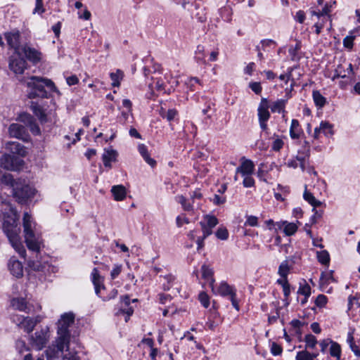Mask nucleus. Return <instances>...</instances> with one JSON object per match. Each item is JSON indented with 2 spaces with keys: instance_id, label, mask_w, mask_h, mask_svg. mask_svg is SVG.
Wrapping results in <instances>:
<instances>
[{
  "instance_id": "obj_1",
  "label": "nucleus",
  "mask_w": 360,
  "mask_h": 360,
  "mask_svg": "<svg viewBox=\"0 0 360 360\" xmlns=\"http://www.w3.org/2000/svg\"><path fill=\"white\" fill-rule=\"evenodd\" d=\"M8 198V196L0 195V220L2 228L12 247L21 257H25L26 251L19 236L20 228L17 224L19 216Z\"/></svg>"
},
{
  "instance_id": "obj_2",
  "label": "nucleus",
  "mask_w": 360,
  "mask_h": 360,
  "mask_svg": "<svg viewBox=\"0 0 360 360\" xmlns=\"http://www.w3.org/2000/svg\"><path fill=\"white\" fill-rule=\"evenodd\" d=\"M75 316L72 312H66L60 316L57 323L58 337L55 341L54 347L58 352H63L65 349H68L70 333L69 328L75 323Z\"/></svg>"
},
{
  "instance_id": "obj_3",
  "label": "nucleus",
  "mask_w": 360,
  "mask_h": 360,
  "mask_svg": "<svg viewBox=\"0 0 360 360\" xmlns=\"http://www.w3.org/2000/svg\"><path fill=\"white\" fill-rule=\"evenodd\" d=\"M28 88L27 96L30 98H47L48 93L45 89L47 87L51 91H56L54 83L49 79L33 76L26 82Z\"/></svg>"
},
{
  "instance_id": "obj_4",
  "label": "nucleus",
  "mask_w": 360,
  "mask_h": 360,
  "mask_svg": "<svg viewBox=\"0 0 360 360\" xmlns=\"http://www.w3.org/2000/svg\"><path fill=\"white\" fill-rule=\"evenodd\" d=\"M23 232L25 243L29 250L38 252L40 249L41 238L36 234V224L33 221L31 215L25 212L22 219Z\"/></svg>"
},
{
  "instance_id": "obj_5",
  "label": "nucleus",
  "mask_w": 360,
  "mask_h": 360,
  "mask_svg": "<svg viewBox=\"0 0 360 360\" xmlns=\"http://www.w3.org/2000/svg\"><path fill=\"white\" fill-rule=\"evenodd\" d=\"M202 197L199 190H195L191 193V199L186 198L184 195H177L175 197L176 201L181 204L182 209L188 212H193L195 209H200V202L199 200Z\"/></svg>"
},
{
  "instance_id": "obj_6",
  "label": "nucleus",
  "mask_w": 360,
  "mask_h": 360,
  "mask_svg": "<svg viewBox=\"0 0 360 360\" xmlns=\"http://www.w3.org/2000/svg\"><path fill=\"white\" fill-rule=\"evenodd\" d=\"M35 193V188L27 185L25 181H22L21 179L20 184H17L13 191V195L19 203L26 202L27 200L33 198Z\"/></svg>"
},
{
  "instance_id": "obj_7",
  "label": "nucleus",
  "mask_w": 360,
  "mask_h": 360,
  "mask_svg": "<svg viewBox=\"0 0 360 360\" xmlns=\"http://www.w3.org/2000/svg\"><path fill=\"white\" fill-rule=\"evenodd\" d=\"M213 292L223 297H229L233 307L237 311H239V304L236 299V290L233 286L229 285L226 282H221Z\"/></svg>"
},
{
  "instance_id": "obj_8",
  "label": "nucleus",
  "mask_w": 360,
  "mask_h": 360,
  "mask_svg": "<svg viewBox=\"0 0 360 360\" xmlns=\"http://www.w3.org/2000/svg\"><path fill=\"white\" fill-rule=\"evenodd\" d=\"M49 337V329L46 326L41 328L39 330H37L34 335L31 336L30 342L33 347L39 350L46 346Z\"/></svg>"
},
{
  "instance_id": "obj_9",
  "label": "nucleus",
  "mask_w": 360,
  "mask_h": 360,
  "mask_svg": "<svg viewBox=\"0 0 360 360\" xmlns=\"http://www.w3.org/2000/svg\"><path fill=\"white\" fill-rule=\"evenodd\" d=\"M0 165L7 170H19L23 165V160L18 157L4 155L0 159Z\"/></svg>"
},
{
  "instance_id": "obj_10",
  "label": "nucleus",
  "mask_w": 360,
  "mask_h": 360,
  "mask_svg": "<svg viewBox=\"0 0 360 360\" xmlns=\"http://www.w3.org/2000/svg\"><path fill=\"white\" fill-rule=\"evenodd\" d=\"M12 321L21 329L26 333H30L33 330L37 324V321L30 317H25L18 314L12 316Z\"/></svg>"
},
{
  "instance_id": "obj_11",
  "label": "nucleus",
  "mask_w": 360,
  "mask_h": 360,
  "mask_svg": "<svg viewBox=\"0 0 360 360\" xmlns=\"http://www.w3.org/2000/svg\"><path fill=\"white\" fill-rule=\"evenodd\" d=\"M10 69L15 74H22L26 68V61L20 57L19 54L15 53L12 56L9 62Z\"/></svg>"
},
{
  "instance_id": "obj_12",
  "label": "nucleus",
  "mask_w": 360,
  "mask_h": 360,
  "mask_svg": "<svg viewBox=\"0 0 360 360\" xmlns=\"http://www.w3.org/2000/svg\"><path fill=\"white\" fill-rule=\"evenodd\" d=\"M309 157V149H307L306 153L302 155H298L295 159L290 160L287 162L288 167L297 168L300 165L301 169L304 172L308 166L307 160Z\"/></svg>"
},
{
  "instance_id": "obj_13",
  "label": "nucleus",
  "mask_w": 360,
  "mask_h": 360,
  "mask_svg": "<svg viewBox=\"0 0 360 360\" xmlns=\"http://www.w3.org/2000/svg\"><path fill=\"white\" fill-rule=\"evenodd\" d=\"M8 133L11 137L27 141L28 134L24 126L18 123H13L9 126Z\"/></svg>"
},
{
  "instance_id": "obj_14",
  "label": "nucleus",
  "mask_w": 360,
  "mask_h": 360,
  "mask_svg": "<svg viewBox=\"0 0 360 360\" xmlns=\"http://www.w3.org/2000/svg\"><path fill=\"white\" fill-rule=\"evenodd\" d=\"M8 44L15 50V53L19 54L22 48L20 47V33L14 31L5 34Z\"/></svg>"
},
{
  "instance_id": "obj_15",
  "label": "nucleus",
  "mask_w": 360,
  "mask_h": 360,
  "mask_svg": "<svg viewBox=\"0 0 360 360\" xmlns=\"http://www.w3.org/2000/svg\"><path fill=\"white\" fill-rule=\"evenodd\" d=\"M21 53H23L26 58L33 63H37L41 60V53L34 48L25 46L22 47Z\"/></svg>"
},
{
  "instance_id": "obj_16",
  "label": "nucleus",
  "mask_w": 360,
  "mask_h": 360,
  "mask_svg": "<svg viewBox=\"0 0 360 360\" xmlns=\"http://www.w3.org/2000/svg\"><path fill=\"white\" fill-rule=\"evenodd\" d=\"M11 274L16 278H20L23 275V266L22 263L15 257H11L8 264Z\"/></svg>"
},
{
  "instance_id": "obj_17",
  "label": "nucleus",
  "mask_w": 360,
  "mask_h": 360,
  "mask_svg": "<svg viewBox=\"0 0 360 360\" xmlns=\"http://www.w3.org/2000/svg\"><path fill=\"white\" fill-rule=\"evenodd\" d=\"M269 108V105L268 100L262 98L257 109L259 120L268 121L270 117Z\"/></svg>"
},
{
  "instance_id": "obj_18",
  "label": "nucleus",
  "mask_w": 360,
  "mask_h": 360,
  "mask_svg": "<svg viewBox=\"0 0 360 360\" xmlns=\"http://www.w3.org/2000/svg\"><path fill=\"white\" fill-rule=\"evenodd\" d=\"M117 156V153L112 148H105L102 160L103 165L105 167L111 168V162H115Z\"/></svg>"
},
{
  "instance_id": "obj_19",
  "label": "nucleus",
  "mask_w": 360,
  "mask_h": 360,
  "mask_svg": "<svg viewBox=\"0 0 360 360\" xmlns=\"http://www.w3.org/2000/svg\"><path fill=\"white\" fill-rule=\"evenodd\" d=\"M91 281L94 285L96 294L99 295L101 289H104L103 278L100 276L98 270L96 268L92 270Z\"/></svg>"
},
{
  "instance_id": "obj_20",
  "label": "nucleus",
  "mask_w": 360,
  "mask_h": 360,
  "mask_svg": "<svg viewBox=\"0 0 360 360\" xmlns=\"http://www.w3.org/2000/svg\"><path fill=\"white\" fill-rule=\"evenodd\" d=\"M5 148L12 153L22 157L25 156L27 153L25 147L16 141L7 142L5 144Z\"/></svg>"
},
{
  "instance_id": "obj_21",
  "label": "nucleus",
  "mask_w": 360,
  "mask_h": 360,
  "mask_svg": "<svg viewBox=\"0 0 360 360\" xmlns=\"http://www.w3.org/2000/svg\"><path fill=\"white\" fill-rule=\"evenodd\" d=\"M255 169L253 162L250 160H245L242 162L240 167L236 169L237 173H240L242 176L251 175Z\"/></svg>"
},
{
  "instance_id": "obj_22",
  "label": "nucleus",
  "mask_w": 360,
  "mask_h": 360,
  "mask_svg": "<svg viewBox=\"0 0 360 360\" xmlns=\"http://www.w3.org/2000/svg\"><path fill=\"white\" fill-rule=\"evenodd\" d=\"M17 184H20V179L14 180L11 174L3 172L0 170V184L8 186L14 190Z\"/></svg>"
},
{
  "instance_id": "obj_23",
  "label": "nucleus",
  "mask_w": 360,
  "mask_h": 360,
  "mask_svg": "<svg viewBox=\"0 0 360 360\" xmlns=\"http://www.w3.org/2000/svg\"><path fill=\"white\" fill-rule=\"evenodd\" d=\"M333 5L332 4H326L323 8L321 11L316 12L314 11H312L311 15H316L319 19L321 18V17L327 16V19H328V21L330 22L329 27L328 28V30H330L332 28V19L331 16L330 15V13L332 11Z\"/></svg>"
},
{
  "instance_id": "obj_24",
  "label": "nucleus",
  "mask_w": 360,
  "mask_h": 360,
  "mask_svg": "<svg viewBox=\"0 0 360 360\" xmlns=\"http://www.w3.org/2000/svg\"><path fill=\"white\" fill-rule=\"evenodd\" d=\"M111 192L113 195L114 199L117 201L123 200L127 195L126 188L122 185L113 186L111 188Z\"/></svg>"
},
{
  "instance_id": "obj_25",
  "label": "nucleus",
  "mask_w": 360,
  "mask_h": 360,
  "mask_svg": "<svg viewBox=\"0 0 360 360\" xmlns=\"http://www.w3.org/2000/svg\"><path fill=\"white\" fill-rule=\"evenodd\" d=\"M11 305L15 309H18L21 311L28 312L30 311V307L23 298L13 299L11 300Z\"/></svg>"
},
{
  "instance_id": "obj_26",
  "label": "nucleus",
  "mask_w": 360,
  "mask_h": 360,
  "mask_svg": "<svg viewBox=\"0 0 360 360\" xmlns=\"http://www.w3.org/2000/svg\"><path fill=\"white\" fill-rule=\"evenodd\" d=\"M302 130L300 127L299 121L293 119L291 121V125L290 128V136L292 139H297L300 137Z\"/></svg>"
},
{
  "instance_id": "obj_27",
  "label": "nucleus",
  "mask_w": 360,
  "mask_h": 360,
  "mask_svg": "<svg viewBox=\"0 0 360 360\" xmlns=\"http://www.w3.org/2000/svg\"><path fill=\"white\" fill-rule=\"evenodd\" d=\"M202 278L207 279L210 281V286L212 288V290L214 291V280L213 278V269L210 268L209 266L203 264L201 267Z\"/></svg>"
},
{
  "instance_id": "obj_28",
  "label": "nucleus",
  "mask_w": 360,
  "mask_h": 360,
  "mask_svg": "<svg viewBox=\"0 0 360 360\" xmlns=\"http://www.w3.org/2000/svg\"><path fill=\"white\" fill-rule=\"evenodd\" d=\"M138 150L143 158L149 165L154 167L156 165V161L150 157L147 148L145 145H139Z\"/></svg>"
},
{
  "instance_id": "obj_29",
  "label": "nucleus",
  "mask_w": 360,
  "mask_h": 360,
  "mask_svg": "<svg viewBox=\"0 0 360 360\" xmlns=\"http://www.w3.org/2000/svg\"><path fill=\"white\" fill-rule=\"evenodd\" d=\"M31 109L34 114L41 121L45 122L46 120V115L44 109L39 105L37 103L34 102L31 104Z\"/></svg>"
},
{
  "instance_id": "obj_30",
  "label": "nucleus",
  "mask_w": 360,
  "mask_h": 360,
  "mask_svg": "<svg viewBox=\"0 0 360 360\" xmlns=\"http://www.w3.org/2000/svg\"><path fill=\"white\" fill-rule=\"evenodd\" d=\"M281 224L284 226L283 231L286 236H292L297 231L298 226L295 223L285 221H282Z\"/></svg>"
},
{
  "instance_id": "obj_31",
  "label": "nucleus",
  "mask_w": 360,
  "mask_h": 360,
  "mask_svg": "<svg viewBox=\"0 0 360 360\" xmlns=\"http://www.w3.org/2000/svg\"><path fill=\"white\" fill-rule=\"evenodd\" d=\"M317 356V353H309L307 349H304L297 353L295 360H314Z\"/></svg>"
},
{
  "instance_id": "obj_32",
  "label": "nucleus",
  "mask_w": 360,
  "mask_h": 360,
  "mask_svg": "<svg viewBox=\"0 0 360 360\" xmlns=\"http://www.w3.org/2000/svg\"><path fill=\"white\" fill-rule=\"evenodd\" d=\"M330 354L331 356L335 357L336 360H340L341 356V347L340 345L333 341H330Z\"/></svg>"
},
{
  "instance_id": "obj_33",
  "label": "nucleus",
  "mask_w": 360,
  "mask_h": 360,
  "mask_svg": "<svg viewBox=\"0 0 360 360\" xmlns=\"http://www.w3.org/2000/svg\"><path fill=\"white\" fill-rule=\"evenodd\" d=\"M286 101L283 99L278 100L274 102L270 106L271 110L273 112H281L284 110Z\"/></svg>"
},
{
  "instance_id": "obj_34",
  "label": "nucleus",
  "mask_w": 360,
  "mask_h": 360,
  "mask_svg": "<svg viewBox=\"0 0 360 360\" xmlns=\"http://www.w3.org/2000/svg\"><path fill=\"white\" fill-rule=\"evenodd\" d=\"M124 76L123 72L120 70H117L115 72H111L110 75V79L112 81V85L113 86H119L120 81L122 79Z\"/></svg>"
},
{
  "instance_id": "obj_35",
  "label": "nucleus",
  "mask_w": 360,
  "mask_h": 360,
  "mask_svg": "<svg viewBox=\"0 0 360 360\" xmlns=\"http://www.w3.org/2000/svg\"><path fill=\"white\" fill-rule=\"evenodd\" d=\"M218 224V219L214 216L206 215L203 220L200 222V225H205L214 228Z\"/></svg>"
},
{
  "instance_id": "obj_36",
  "label": "nucleus",
  "mask_w": 360,
  "mask_h": 360,
  "mask_svg": "<svg viewBox=\"0 0 360 360\" xmlns=\"http://www.w3.org/2000/svg\"><path fill=\"white\" fill-rule=\"evenodd\" d=\"M290 270V266L287 260L282 262L278 267V273L281 276V278H287L289 271Z\"/></svg>"
},
{
  "instance_id": "obj_37",
  "label": "nucleus",
  "mask_w": 360,
  "mask_h": 360,
  "mask_svg": "<svg viewBox=\"0 0 360 360\" xmlns=\"http://www.w3.org/2000/svg\"><path fill=\"white\" fill-rule=\"evenodd\" d=\"M347 342L350 348L356 356H360V347L354 342V337L352 333H349L347 335Z\"/></svg>"
},
{
  "instance_id": "obj_38",
  "label": "nucleus",
  "mask_w": 360,
  "mask_h": 360,
  "mask_svg": "<svg viewBox=\"0 0 360 360\" xmlns=\"http://www.w3.org/2000/svg\"><path fill=\"white\" fill-rule=\"evenodd\" d=\"M312 96L314 101L317 106L322 108L325 105L326 98L319 91H314Z\"/></svg>"
},
{
  "instance_id": "obj_39",
  "label": "nucleus",
  "mask_w": 360,
  "mask_h": 360,
  "mask_svg": "<svg viewBox=\"0 0 360 360\" xmlns=\"http://www.w3.org/2000/svg\"><path fill=\"white\" fill-rule=\"evenodd\" d=\"M304 342L306 343L305 348L314 349L316 344L317 340L315 336L311 334H308L304 337Z\"/></svg>"
},
{
  "instance_id": "obj_40",
  "label": "nucleus",
  "mask_w": 360,
  "mask_h": 360,
  "mask_svg": "<svg viewBox=\"0 0 360 360\" xmlns=\"http://www.w3.org/2000/svg\"><path fill=\"white\" fill-rule=\"evenodd\" d=\"M303 196L304 200L310 203L314 207H318L321 205V202L317 200L314 196L307 190L304 191Z\"/></svg>"
},
{
  "instance_id": "obj_41",
  "label": "nucleus",
  "mask_w": 360,
  "mask_h": 360,
  "mask_svg": "<svg viewBox=\"0 0 360 360\" xmlns=\"http://www.w3.org/2000/svg\"><path fill=\"white\" fill-rule=\"evenodd\" d=\"M317 258L322 264H328L330 261L329 254L326 250L317 252Z\"/></svg>"
},
{
  "instance_id": "obj_42",
  "label": "nucleus",
  "mask_w": 360,
  "mask_h": 360,
  "mask_svg": "<svg viewBox=\"0 0 360 360\" xmlns=\"http://www.w3.org/2000/svg\"><path fill=\"white\" fill-rule=\"evenodd\" d=\"M28 265L31 269L37 271H43L46 267L45 264H41L39 261H30Z\"/></svg>"
},
{
  "instance_id": "obj_43",
  "label": "nucleus",
  "mask_w": 360,
  "mask_h": 360,
  "mask_svg": "<svg viewBox=\"0 0 360 360\" xmlns=\"http://www.w3.org/2000/svg\"><path fill=\"white\" fill-rule=\"evenodd\" d=\"M297 293L309 297L311 295V288L307 283L300 285Z\"/></svg>"
},
{
  "instance_id": "obj_44",
  "label": "nucleus",
  "mask_w": 360,
  "mask_h": 360,
  "mask_svg": "<svg viewBox=\"0 0 360 360\" xmlns=\"http://www.w3.org/2000/svg\"><path fill=\"white\" fill-rule=\"evenodd\" d=\"M216 236L220 240H226L229 237L228 230L225 227H219L216 232Z\"/></svg>"
},
{
  "instance_id": "obj_45",
  "label": "nucleus",
  "mask_w": 360,
  "mask_h": 360,
  "mask_svg": "<svg viewBox=\"0 0 360 360\" xmlns=\"http://www.w3.org/2000/svg\"><path fill=\"white\" fill-rule=\"evenodd\" d=\"M176 222L178 227H181L185 224H189L190 221L186 214H181L176 217Z\"/></svg>"
},
{
  "instance_id": "obj_46",
  "label": "nucleus",
  "mask_w": 360,
  "mask_h": 360,
  "mask_svg": "<svg viewBox=\"0 0 360 360\" xmlns=\"http://www.w3.org/2000/svg\"><path fill=\"white\" fill-rule=\"evenodd\" d=\"M199 300L202 306L205 308H207L210 305V299L209 296L204 292H201L199 294Z\"/></svg>"
},
{
  "instance_id": "obj_47",
  "label": "nucleus",
  "mask_w": 360,
  "mask_h": 360,
  "mask_svg": "<svg viewBox=\"0 0 360 360\" xmlns=\"http://www.w3.org/2000/svg\"><path fill=\"white\" fill-rule=\"evenodd\" d=\"M35 8L32 12L33 14H42L45 11L42 0H35Z\"/></svg>"
},
{
  "instance_id": "obj_48",
  "label": "nucleus",
  "mask_w": 360,
  "mask_h": 360,
  "mask_svg": "<svg viewBox=\"0 0 360 360\" xmlns=\"http://www.w3.org/2000/svg\"><path fill=\"white\" fill-rule=\"evenodd\" d=\"M327 303V297L324 295H319L315 300V304L319 307H323Z\"/></svg>"
},
{
  "instance_id": "obj_49",
  "label": "nucleus",
  "mask_w": 360,
  "mask_h": 360,
  "mask_svg": "<svg viewBox=\"0 0 360 360\" xmlns=\"http://www.w3.org/2000/svg\"><path fill=\"white\" fill-rule=\"evenodd\" d=\"M20 120L23 122L26 125L32 123L34 118L28 113H22L20 115Z\"/></svg>"
},
{
  "instance_id": "obj_50",
  "label": "nucleus",
  "mask_w": 360,
  "mask_h": 360,
  "mask_svg": "<svg viewBox=\"0 0 360 360\" xmlns=\"http://www.w3.org/2000/svg\"><path fill=\"white\" fill-rule=\"evenodd\" d=\"M243 176L244 177L243 184L245 187L249 188L254 185L255 181L251 175H245Z\"/></svg>"
},
{
  "instance_id": "obj_51",
  "label": "nucleus",
  "mask_w": 360,
  "mask_h": 360,
  "mask_svg": "<svg viewBox=\"0 0 360 360\" xmlns=\"http://www.w3.org/2000/svg\"><path fill=\"white\" fill-rule=\"evenodd\" d=\"M354 39V37L353 36H347L343 39V45L347 49H352L353 47V41Z\"/></svg>"
},
{
  "instance_id": "obj_52",
  "label": "nucleus",
  "mask_w": 360,
  "mask_h": 360,
  "mask_svg": "<svg viewBox=\"0 0 360 360\" xmlns=\"http://www.w3.org/2000/svg\"><path fill=\"white\" fill-rule=\"evenodd\" d=\"M249 86L256 94H259L262 92V86L259 82H251Z\"/></svg>"
},
{
  "instance_id": "obj_53",
  "label": "nucleus",
  "mask_w": 360,
  "mask_h": 360,
  "mask_svg": "<svg viewBox=\"0 0 360 360\" xmlns=\"http://www.w3.org/2000/svg\"><path fill=\"white\" fill-rule=\"evenodd\" d=\"M122 271V265L115 264L111 271L110 276L112 279H115Z\"/></svg>"
},
{
  "instance_id": "obj_54",
  "label": "nucleus",
  "mask_w": 360,
  "mask_h": 360,
  "mask_svg": "<svg viewBox=\"0 0 360 360\" xmlns=\"http://www.w3.org/2000/svg\"><path fill=\"white\" fill-rule=\"evenodd\" d=\"M167 283H163V289L165 290H169L172 286L171 283L174 280V278L171 275H167L164 276L163 278Z\"/></svg>"
},
{
  "instance_id": "obj_55",
  "label": "nucleus",
  "mask_w": 360,
  "mask_h": 360,
  "mask_svg": "<svg viewBox=\"0 0 360 360\" xmlns=\"http://www.w3.org/2000/svg\"><path fill=\"white\" fill-rule=\"evenodd\" d=\"M283 146V141L280 139H276L272 144V149L275 151H279Z\"/></svg>"
},
{
  "instance_id": "obj_56",
  "label": "nucleus",
  "mask_w": 360,
  "mask_h": 360,
  "mask_svg": "<svg viewBox=\"0 0 360 360\" xmlns=\"http://www.w3.org/2000/svg\"><path fill=\"white\" fill-rule=\"evenodd\" d=\"M258 219L255 216H249L247 218V221L245 222V224L250 226H257L258 225Z\"/></svg>"
},
{
  "instance_id": "obj_57",
  "label": "nucleus",
  "mask_w": 360,
  "mask_h": 360,
  "mask_svg": "<svg viewBox=\"0 0 360 360\" xmlns=\"http://www.w3.org/2000/svg\"><path fill=\"white\" fill-rule=\"evenodd\" d=\"M178 112L175 109H169L167 111L165 117L168 121H172L177 115Z\"/></svg>"
},
{
  "instance_id": "obj_58",
  "label": "nucleus",
  "mask_w": 360,
  "mask_h": 360,
  "mask_svg": "<svg viewBox=\"0 0 360 360\" xmlns=\"http://www.w3.org/2000/svg\"><path fill=\"white\" fill-rule=\"evenodd\" d=\"M319 127L324 133H326V130H328L331 134H333L332 125L327 122H321Z\"/></svg>"
},
{
  "instance_id": "obj_59",
  "label": "nucleus",
  "mask_w": 360,
  "mask_h": 360,
  "mask_svg": "<svg viewBox=\"0 0 360 360\" xmlns=\"http://www.w3.org/2000/svg\"><path fill=\"white\" fill-rule=\"evenodd\" d=\"M16 348L20 353H22L24 351L28 350V348L26 347L25 342L22 340L17 341Z\"/></svg>"
},
{
  "instance_id": "obj_60",
  "label": "nucleus",
  "mask_w": 360,
  "mask_h": 360,
  "mask_svg": "<svg viewBox=\"0 0 360 360\" xmlns=\"http://www.w3.org/2000/svg\"><path fill=\"white\" fill-rule=\"evenodd\" d=\"M336 73L338 76H340L341 78H345L347 77L346 70L344 69L342 65H338L336 68Z\"/></svg>"
},
{
  "instance_id": "obj_61",
  "label": "nucleus",
  "mask_w": 360,
  "mask_h": 360,
  "mask_svg": "<svg viewBox=\"0 0 360 360\" xmlns=\"http://www.w3.org/2000/svg\"><path fill=\"white\" fill-rule=\"evenodd\" d=\"M271 350L274 355H279L282 352V348L275 342L272 344Z\"/></svg>"
},
{
  "instance_id": "obj_62",
  "label": "nucleus",
  "mask_w": 360,
  "mask_h": 360,
  "mask_svg": "<svg viewBox=\"0 0 360 360\" xmlns=\"http://www.w3.org/2000/svg\"><path fill=\"white\" fill-rule=\"evenodd\" d=\"M202 232H203V238H206L207 236L211 235L212 233V228H210L209 226H205V225H200Z\"/></svg>"
},
{
  "instance_id": "obj_63",
  "label": "nucleus",
  "mask_w": 360,
  "mask_h": 360,
  "mask_svg": "<svg viewBox=\"0 0 360 360\" xmlns=\"http://www.w3.org/2000/svg\"><path fill=\"white\" fill-rule=\"evenodd\" d=\"M66 82L69 86H72L77 84L79 79L76 75H72L66 78Z\"/></svg>"
},
{
  "instance_id": "obj_64",
  "label": "nucleus",
  "mask_w": 360,
  "mask_h": 360,
  "mask_svg": "<svg viewBox=\"0 0 360 360\" xmlns=\"http://www.w3.org/2000/svg\"><path fill=\"white\" fill-rule=\"evenodd\" d=\"M63 360H80L76 353L69 352L63 356Z\"/></svg>"
}]
</instances>
